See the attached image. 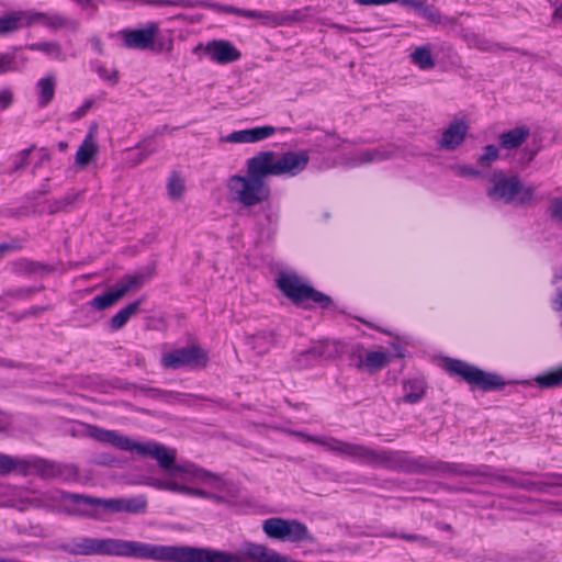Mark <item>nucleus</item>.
<instances>
[{"instance_id":"1","label":"nucleus","mask_w":562,"mask_h":562,"mask_svg":"<svg viewBox=\"0 0 562 562\" xmlns=\"http://www.w3.org/2000/svg\"><path fill=\"white\" fill-rule=\"evenodd\" d=\"M310 162L306 150H289L278 155L272 150L259 151L246 161L247 173L233 175L227 179L229 201L246 209L267 202L271 189L266 179L270 176L296 177Z\"/></svg>"},{"instance_id":"2","label":"nucleus","mask_w":562,"mask_h":562,"mask_svg":"<svg viewBox=\"0 0 562 562\" xmlns=\"http://www.w3.org/2000/svg\"><path fill=\"white\" fill-rule=\"evenodd\" d=\"M71 555H116L158 562H199L198 550L190 546H160L123 539L80 537L59 544Z\"/></svg>"},{"instance_id":"3","label":"nucleus","mask_w":562,"mask_h":562,"mask_svg":"<svg viewBox=\"0 0 562 562\" xmlns=\"http://www.w3.org/2000/svg\"><path fill=\"white\" fill-rule=\"evenodd\" d=\"M347 457L374 468L417 475H437L451 477L471 475L473 471L465 469L463 463H450L441 460H429L425 457L413 458L402 450H374L364 445L351 443L347 447Z\"/></svg>"},{"instance_id":"4","label":"nucleus","mask_w":562,"mask_h":562,"mask_svg":"<svg viewBox=\"0 0 562 562\" xmlns=\"http://www.w3.org/2000/svg\"><path fill=\"white\" fill-rule=\"evenodd\" d=\"M92 438L100 442L110 443L121 450L133 451L135 450L143 457H150L156 459L159 467L170 475H183L191 474L200 479L213 477L217 479L212 473H209L202 469H196L194 465H179L176 463V451L168 449L162 443L149 441L147 443H138L130 439L128 437L122 436L114 430H106L99 427H92L90 430Z\"/></svg>"},{"instance_id":"5","label":"nucleus","mask_w":562,"mask_h":562,"mask_svg":"<svg viewBox=\"0 0 562 562\" xmlns=\"http://www.w3.org/2000/svg\"><path fill=\"white\" fill-rule=\"evenodd\" d=\"M445 368L450 375H458L470 385L475 386H506L508 383L497 373H490L462 360L449 359ZM535 381L539 386H554L562 383V367L555 370L539 374L533 379L515 380L513 384H529Z\"/></svg>"},{"instance_id":"6","label":"nucleus","mask_w":562,"mask_h":562,"mask_svg":"<svg viewBox=\"0 0 562 562\" xmlns=\"http://www.w3.org/2000/svg\"><path fill=\"white\" fill-rule=\"evenodd\" d=\"M491 181L492 186L486 190V194L493 201L524 206L532 204L535 200L536 189L525 186L518 176L506 177L502 171H496L492 175Z\"/></svg>"},{"instance_id":"7","label":"nucleus","mask_w":562,"mask_h":562,"mask_svg":"<svg viewBox=\"0 0 562 562\" xmlns=\"http://www.w3.org/2000/svg\"><path fill=\"white\" fill-rule=\"evenodd\" d=\"M278 288L297 306L310 307L308 302H313L323 308H328L333 304L330 296L303 283L296 274L280 276Z\"/></svg>"},{"instance_id":"8","label":"nucleus","mask_w":562,"mask_h":562,"mask_svg":"<svg viewBox=\"0 0 562 562\" xmlns=\"http://www.w3.org/2000/svg\"><path fill=\"white\" fill-rule=\"evenodd\" d=\"M262 530L269 538L281 541L301 542L312 539L306 525L295 519L272 517L263 521Z\"/></svg>"},{"instance_id":"9","label":"nucleus","mask_w":562,"mask_h":562,"mask_svg":"<svg viewBox=\"0 0 562 562\" xmlns=\"http://www.w3.org/2000/svg\"><path fill=\"white\" fill-rule=\"evenodd\" d=\"M60 501L66 514L86 518H99L100 510L105 513L106 498L85 494L63 492Z\"/></svg>"},{"instance_id":"10","label":"nucleus","mask_w":562,"mask_h":562,"mask_svg":"<svg viewBox=\"0 0 562 562\" xmlns=\"http://www.w3.org/2000/svg\"><path fill=\"white\" fill-rule=\"evenodd\" d=\"M206 353L196 346L176 349L164 353L161 364L167 369H180L184 367H198L206 363Z\"/></svg>"},{"instance_id":"11","label":"nucleus","mask_w":562,"mask_h":562,"mask_svg":"<svg viewBox=\"0 0 562 562\" xmlns=\"http://www.w3.org/2000/svg\"><path fill=\"white\" fill-rule=\"evenodd\" d=\"M23 19L25 27H31L35 24H43L53 31L68 29L72 32H77L80 27L78 21L67 19L56 12H37L33 10H26L23 11Z\"/></svg>"},{"instance_id":"12","label":"nucleus","mask_w":562,"mask_h":562,"mask_svg":"<svg viewBox=\"0 0 562 562\" xmlns=\"http://www.w3.org/2000/svg\"><path fill=\"white\" fill-rule=\"evenodd\" d=\"M158 33V24L149 22L144 29H124L120 32V35L126 48L146 50L154 45Z\"/></svg>"},{"instance_id":"13","label":"nucleus","mask_w":562,"mask_h":562,"mask_svg":"<svg viewBox=\"0 0 562 562\" xmlns=\"http://www.w3.org/2000/svg\"><path fill=\"white\" fill-rule=\"evenodd\" d=\"M342 352V346L331 340H322L314 344L310 349L303 351L299 356L301 366H308L317 360L333 359Z\"/></svg>"},{"instance_id":"14","label":"nucleus","mask_w":562,"mask_h":562,"mask_svg":"<svg viewBox=\"0 0 562 562\" xmlns=\"http://www.w3.org/2000/svg\"><path fill=\"white\" fill-rule=\"evenodd\" d=\"M204 50L212 61L220 65L237 61L241 57L237 47L226 40H213L206 43Z\"/></svg>"},{"instance_id":"15","label":"nucleus","mask_w":562,"mask_h":562,"mask_svg":"<svg viewBox=\"0 0 562 562\" xmlns=\"http://www.w3.org/2000/svg\"><path fill=\"white\" fill-rule=\"evenodd\" d=\"M468 131L469 125L464 121L457 120L451 122L438 142L439 148L449 151L456 150L463 144Z\"/></svg>"},{"instance_id":"16","label":"nucleus","mask_w":562,"mask_h":562,"mask_svg":"<svg viewBox=\"0 0 562 562\" xmlns=\"http://www.w3.org/2000/svg\"><path fill=\"white\" fill-rule=\"evenodd\" d=\"M529 475L541 476L542 480L531 481L521 480L520 488L527 492L548 493L550 487H562V473H542L528 472Z\"/></svg>"},{"instance_id":"17","label":"nucleus","mask_w":562,"mask_h":562,"mask_svg":"<svg viewBox=\"0 0 562 562\" xmlns=\"http://www.w3.org/2000/svg\"><path fill=\"white\" fill-rule=\"evenodd\" d=\"M274 133L276 128L273 126H258L233 132L228 134L223 140L228 143H256L269 138Z\"/></svg>"},{"instance_id":"18","label":"nucleus","mask_w":562,"mask_h":562,"mask_svg":"<svg viewBox=\"0 0 562 562\" xmlns=\"http://www.w3.org/2000/svg\"><path fill=\"white\" fill-rule=\"evenodd\" d=\"M205 8L212 9L217 12H224V13H232L239 16H244L247 19H259L262 20L265 25L274 27V13L271 12H262V11H256V10H245L239 9L231 5H222L218 3H205Z\"/></svg>"},{"instance_id":"19","label":"nucleus","mask_w":562,"mask_h":562,"mask_svg":"<svg viewBox=\"0 0 562 562\" xmlns=\"http://www.w3.org/2000/svg\"><path fill=\"white\" fill-rule=\"evenodd\" d=\"M147 502L144 497L133 498H106L105 513H144Z\"/></svg>"},{"instance_id":"20","label":"nucleus","mask_w":562,"mask_h":562,"mask_svg":"<svg viewBox=\"0 0 562 562\" xmlns=\"http://www.w3.org/2000/svg\"><path fill=\"white\" fill-rule=\"evenodd\" d=\"M393 156L394 150L384 147L367 149L350 157L348 166L358 167L363 164L380 162L390 159Z\"/></svg>"},{"instance_id":"21","label":"nucleus","mask_w":562,"mask_h":562,"mask_svg":"<svg viewBox=\"0 0 562 562\" xmlns=\"http://www.w3.org/2000/svg\"><path fill=\"white\" fill-rule=\"evenodd\" d=\"M155 274L154 268H146L144 270L137 271L133 274H126L122 278V280L116 283L120 290L124 291V295L130 292L136 291L140 289L145 283H147Z\"/></svg>"},{"instance_id":"22","label":"nucleus","mask_w":562,"mask_h":562,"mask_svg":"<svg viewBox=\"0 0 562 562\" xmlns=\"http://www.w3.org/2000/svg\"><path fill=\"white\" fill-rule=\"evenodd\" d=\"M530 136V128L526 125L517 126L499 135V146L512 150L520 147Z\"/></svg>"},{"instance_id":"23","label":"nucleus","mask_w":562,"mask_h":562,"mask_svg":"<svg viewBox=\"0 0 562 562\" xmlns=\"http://www.w3.org/2000/svg\"><path fill=\"white\" fill-rule=\"evenodd\" d=\"M98 150L93 130H90L76 153V165L81 168L88 166L97 157Z\"/></svg>"},{"instance_id":"24","label":"nucleus","mask_w":562,"mask_h":562,"mask_svg":"<svg viewBox=\"0 0 562 562\" xmlns=\"http://www.w3.org/2000/svg\"><path fill=\"white\" fill-rule=\"evenodd\" d=\"M145 302L144 297H139L136 301L127 304L125 307L120 310L110 319V327L113 331L123 328L131 317L137 315L140 312V306Z\"/></svg>"},{"instance_id":"25","label":"nucleus","mask_w":562,"mask_h":562,"mask_svg":"<svg viewBox=\"0 0 562 562\" xmlns=\"http://www.w3.org/2000/svg\"><path fill=\"white\" fill-rule=\"evenodd\" d=\"M295 435L300 438H303L304 440L308 442H314L316 445H321L326 447L329 451L336 452L338 454L347 457L348 448L350 447L351 442L342 441L333 437L329 438H321L311 436L301 431L295 432Z\"/></svg>"},{"instance_id":"26","label":"nucleus","mask_w":562,"mask_h":562,"mask_svg":"<svg viewBox=\"0 0 562 562\" xmlns=\"http://www.w3.org/2000/svg\"><path fill=\"white\" fill-rule=\"evenodd\" d=\"M38 92V106L46 108L54 99L56 89V77L47 75L41 78L36 83Z\"/></svg>"},{"instance_id":"27","label":"nucleus","mask_w":562,"mask_h":562,"mask_svg":"<svg viewBox=\"0 0 562 562\" xmlns=\"http://www.w3.org/2000/svg\"><path fill=\"white\" fill-rule=\"evenodd\" d=\"M30 470V462L27 460H20L9 454L0 453V475L5 476L13 471L22 474H27Z\"/></svg>"},{"instance_id":"28","label":"nucleus","mask_w":562,"mask_h":562,"mask_svg":"<svg viewBox=\"0 0 562 562\" xmlns=\"http://www.w3.org/2000/svg\"><path fill=\"white\" fill-rule=\"evenodd\" d=\"M124 296V291L120 290L116 284L114 290L94 296L89 305L94 310L103 311L115 305Z\"/></svg>"},{"instance_id":"29","label":"nucleus","mask_w":562,"mask_h":562,"mask_svg":"<svg viewBox=\"0 0 562 562\" xmlns=\"http://www.w3.org/2000/svg\"><path fill=\"white\" fill-rule=\"evenodd\" d=\"M22 27H25L23 10L12 11L0 16V36L14 33Z\"/></svg>"},{"instance_id":"30","label":"nucleus","mask_w":562,"mask_h":562,"mask_svg":"<svg viewBox=\"0 0 562 562\" xmlns=\"http://www.w3.org/2000/svg\"><path fill=\"white\" fill-rule=\"evenodd\" d=\"M247 344L258 355L266 353L274 345V335L272 331H259L247 337Z\"/></svg>"},{"instance_id":"31","label":"nucleus","mask_w":562,"mask_h":562,"mask_svg":"<svg viewBox=\"0 0 562 562\" xmlns=\"http://www.w3.org/2000/svg\"><path fill=\"white\" fill-rule=\"evenodd\" d=\"M26 48L33 52H42L58 61L66 60V54L58 42H38L26 45Z\"/></svg>"},{"instance_id":"32","label":"nucleus","mask_w":562,"mask_h":562,"mask_svg":"<svg viewBox=\"0 0 562 562\" xmlns=\"http://www.w3.org/2000/svg\"><path fill=\"white\" fill-rule=\"evenodd\" d=\"M26 63V57H20L19 63L15 53H2L0 54V75L20 71L24 68Z\"/></svg>"},{"instance_id":"33","label":"nucleus","mask_w":562,"mask_h":562,"mask_svg":"<svg viewBox=\"0 0 562 562\" xmlns=\"http://www.w3.org/2000/svg\"><path fill=\"white\" fill-rule=\"evenodd\" d=\"M79 198V192H69L59 199L48 200L46 202L47 211L49 214L66 212Z\"/></svg>"},{"instance_id":"34","label":"nucleus","mask_w":562,"mask_h":562,"mask_svg":"<svg viewBox=\"0 0 562 562\" xmlns=\"http://www.w3.org/2000/svg\"><path fill=\"white\" fill-rule=\"evenodd\" d=\"M29 462L30 469L33 468L43 477H57L61 475V467L57 463L43 459H35Z\"/></svg>"},{"instance_id":"35","label":"nucleus","mask_w":562,"mask_h":562,"mask_svg":"<svg viewBox=\"0 0 562 562\" xmlns=\"http://www.w3.org/2000/svg\"><path fill=\"white\" fill-rule=\"evenodd\" d=\"M411 60L420 69L427 70L435 67V60L429 46H419L411 54Z\"/></svg>"},{"instance_id":"36","label":"nucleus","mask_w":562,"mask_h":562,"mask_svg":"<svg viewBox=\"0 0 562 562\" xmlns=\"http://www.w3.org/2000/svg\"><path fill=\"white\" fill-rule=\"evenodd\" d=\"M405 5L413 7L423 18L434 24H439L441 22L440 12L431 5L426 4L425 0H412V2L406 3Z\"/></svg>"},{"instance_id":"37","label":"nucleus","mask_w":562,"mask_h":562,"mask_svg":"<svg viewBox=\"0 0 562 562\" xmlns=\"http://www.w3.org/2000/svg\"><path fill=\"white\" fill-rule=\"evenodd\" d=\"M463 465L465 467V469L474 472V474H471L470 476L484 475V476L491 477L493 480V483L494 482H503L509 487L520 488L522 479H517V477H514L510 475H504V474H488L484 471H481L477 469H472L471 467H469L467 464H463Z\"/></svg>"},{"instance_id":"38","label":"nucleus","mask_w":562,"mask_h":562,"mask_svg":"<svg viewBox=\"0 0 562 562\" xmlns=\"http://www.w3.org/2000/svg\"><path fill=\"white\" fill-rule=\"evenodd\" d=\"M389 357L384 351H370L366 355L364 364L370 370H379L386 366Z\"/></svg>"},{"instance_id":"39","label":"nucleus","mask_w":562,"mask_h":562,"mask_svg":"<svg viewBox=\"0 0 562 562\" xmlns=\"http://www.w3.org/2000/svg\"><path fill=\"white\" fill-rule=\"evenodd\" d=\"M18 267L20 271L30 274H45L53 271L52 268L44 263L26 259L19 261Z\"/></svg>"},{"instance_id":"40","label":"nucleus","mask_w":562,"mask_h":562,"mask_svg":"<svg viewBox=\"0 0 562 562\" xmlns=\"http://www.w3.org/2000/svg\"><path fill=\"white\" fill-rule=\"evenodd\" d=\"M168 194L171 199L178 200L184 192L183 180L176 173H173L168 181Z\"/></svg>"},{"instance_id":"41","label":"nucleus","mask_w":562,"mask_h":562,"mask_svg":"<svg viewBox=\"0 0 562 562\" xmlns=\"http://www.w3.org/2000/svg\"><path fill=\"white\" fill-rule=\"evenodd\" d=\"M498 157V148L495 145H487L483 148V154L479 157L477 162L483 167H490Z\"/></svg>"},{"instance_id":"42","label":"nucleus","mask_w":562,"mask_h":562,"mask_svg":"<svg viewBox=\"0 0 562 562\" xmlns=\"http://www.w3.org/2000/svg\"><path fill=\"white\" fill-rule=\"evenodd\" d=\"M305 18V14L302 10H295L291 14H276L274 16V27L282 25H290L294 22H300Z\"/></svg>"},{"instance_id":"43","label":"nucleus","mask_w":562,"mask_h":562,"mask_svg":"<svg viewBox=\"0 0 562 562\" xmlns=\"http://www.w3.org/2000/svg\"><path fill=\"white\" fill-rule=\"evenodd\" d=\"M35 146L21 150L14 158V162L10 172H19L29 165V157Z\"/></svg>"},{"instance_id":"44","label":"nucleus","mask_w":562,"mask_h":562,"mask_svg":"<svg viewBox=\"0 0 562 562\" xmlns=\"http://www.w3.org/2000/svg\"><path fill=\"white\" fill-rule=\"evenodd\" d=\"M95 71L101 79L111 82L113 86L117 83L119 77L116 70H109L104 65H98Z\"/></svg>"},{"instance_id":"45","label":"nucleus","mask_w":562,"mask_h":562,"mask_svg":"<svg viewBox=\"0 0 562 562\" xmlns=\"http://www.w3.org/2000/svg\"><path fill=\"white\" fill-rule=\"evenodd\" d=\"M142 3L156 7H183L184 0H139Z\"/></svg>"},{"instance_id":"46","label":"nucleus","mask_w":562,"mask_h":562,"mask_svg":"<svg viewBox=\"0 0 562 562\" xmlns=\"http://www.w3.org/2000/svg\"><path fill=\"white\" fill-rule=\"evenodd\" d=\"M387 536L392 537V538L398 537V538H401L403 540H406V541H418L423 546H428L429 544V540H428L427 537L415 535V533H401V535L389 533Z\"/></svg>"},{"instance_id":"47","label":"nucleus","mask_w":562,"mask_h":562,"mask_svg":"<svg viewBox=\"0 0 562 562\" xmlns=\"http://www.w3.org/2000/svg\"><path fill=\"white\" fill-rule=\"evenodd\" d=\"M425 396V390L424 389H417L413 392L407 393L402 398L398 400V402H405L408 404H415L419 402Z\"/></svg>"},{"instance_id":"48","label":"nucleus","mask_w":562,"mask_h":562,"mask_svg":"<svg viewBox=\"0 0 562 562\" xmlns=\"http://www.w3.org/2000/svg\"><path fill=\"white\" fill-rule=\"evenodd\" d=\"M356 3L361 5H384L389 3L400 2L405 5L406 3L412 2V0H355Z\"/></svg>"},{"instance_id":"49","label":"nucleus","mask_w":562,"mask_h":562,"mask_svg":"<svg viewBox=\"0 0 562 562\" xmlns=\"http://www.w3.org/2000/svg\"><path fill=\"white\" fill-rule=\"evenodd\" d=\"M13 102V92L5 88L0 91V110L8 109Z\"/></svg>"},{"instance_id":"50","label":"nucleus","mask_w":562,"mask_h":562,"mask_svg":"<svg viewBox=\"0 0 562 562\" xmlns=\"http://www.w3.org/2000/svg\"><path fill=\"white\" fill-rule=\"evenodd\" d=\"M93 103H94L93 99H89V100L85 101L80 108H78L76 111H74L71 113V117L74 120H80L89 112V110L92 108Z\"/></svg>"},{"instance_id":"51","label":"nucleus","mask_w":562,"mask_h":562,"mask_svg":"<svg viewBox=\"0 0 562 562\" xmlns=\"http://www.w3.org/2000/svg\"><path fill=\"white\" fill-rule=\"evenodd\" d=\"M551 217L562 223V199L555 198L551 201Z\"/></svg>"},{"instance_id":"52","label":"nucleus","mask_w":562,"mask_h":562,"mask_svg":"<svg viewBox=\"0 0 562 562\" xmlns=\"http://www.w3.org/2000/svg\"><path fill=\"white\" fill-rule=\"evenodd\" d=\"M153 486H155L159 490H167V491H171V492H177V490H179V484L177 482L169 481V480H166V481L156 480L153 483Z\"/></svg>"},{"instance_id":"53","label":"nucleus","mask_w":562,"mask_h":562,"mask_svg":"<svg viewBox=\"0 0 562 562\" xmlns=\"http://www.w3.org/2000/svg\"><path fill=\"white\" fill-rule=\"evenodd\" d=\"M43 286L41 288H24V289H19L15 291V296L20 297V299H29L31 297L34 293L36 292H40L42 291Z\"/></svg>"},{"instance_id":"54","label":"nucleus","mask_w":562,"mask_h":562,"mask_svg":"<svg viewBox=\"0 0 562 562\" xmlns=\"http://www.w3.org/2000/svg\"><path fill=\"white\" fill-rule=\"evenodd\" d=\"M459 175L464 177H481L483 172L468 166H461L459 167Z\"/></svg>"},{"instance_id":"55","label":"nucleus","mask_w":562,"mask_h":562,"mask_svg":"<svg viewBox=\"0 0 562 562\" xmlns=\"http://www.w3.org/2000/svg\"><path fill=\"white\" fill-rule=\"evenodd\" d=\"M153 154V150H142L135 155L132 159L131 165L133 167L142 164L145 159H147Z\"/></svg>"},{"instance_id":"56","label":"nucleus","mask_w":562,"mask_h":562,"mask_svg":"<svg viewBox=\"0 0 562 562\" xmlns=\"http://www.w3.org/2000/svg\"><path fill=\"white\" fill-rule=\"evenodd\" d=\"M12 419L11 416L2 411H0V432H3L9 429L11 426Z\"/></svg>"},{"instance_id":"57","label":"nucleus","mask_w":562,"mask_h":562,"mask_svg":"<svg viewBox=\"0 0 562 562\" xmlns=\"http://www.w3.org/2000/svg\"><path fill=\"white\" fill-rule=\"evenodd\" d=\"M553 19L562 21V0H554Z\"/></svg>"},{"instance_id":"58","label":"nucleus","mask_w":562,"mask_h":562,"mask_svg":"<svg viewBox=\"0 0 562 562\" xmlns=\"http://www.w3.org/2000/svg\"><path fill=\"white\" fill-rule=\"evenodd\" d=\"M90 42H91L93 48L97 50V53L99 55H103L104 54L103 44H102V42H101V40L99 37H92L90 40Z\"/></svg>"},{"instance_id":"59","label":"nucleus","mask_w":562,"mask_h":562,"mask_svg":"<svg viewBox=\"0 0 562 562\" xmlns=\"http://www.w3.org/2000/svg\"><path fill=\"white\" fill-rule=\"evenodd\" d=\"M209 494L206 491L204 490H201V488H191V494L192 496H199V497H203V498H206L209 497Z\"/></svg>"},{"instance_id":"60","label":"nucleus","mask_w":562,"mask_h":562,"mask_svg":"<svg viewBox=\"0 0 562 562\" xmlns=\"http://www.w3.org/2000/svg\"><path fill=\"white\" fill-rule=\"evenodd\" d=\"M46 310H47L46 307H33L29 312H26V315L38 316L41 313H43Z\"/></svg>"},{"instance_id":"61","label":"nucleus","mask_w":562,"mask_h":562,"mask_svg":"<svg viewBox=\"0 0 562 562\" xmlns=\"http://www.w3.org/2000/svg\"><path fill=\"white\" fill-rule=\"evenodd\" d=\"M191 488H192V487H189V486L180 485V484H179V490H177V493H182V494H188V495H190V494H191Z\"/></svg>"},{"instance_id":"62","label":"nucleus","mask_w":562,"mask_h":562,"mask_svg":"<svg viewBox=\"0 0 562 562\" xmlns=\"http://www.w3.org/2000/svg\"><path fill=\"white\" fill-rule=\"evenodd\" d=\"M437 527L439 529H442V530H446V531H451L452 530L451 525L445 524V522H437Z\"/></svg>"},{"instance_id":"63","label":"nucleus","mask_w":562,"mask_h":562,"mask_svg":"<svg viewBox=\"0 0 562 562\" xmlns=\"http://www.w3.org/2000/svg\"><path fill=\"white\" fill-rule=\"evenodd\" d=\"M536 155H537V150H529L528 157H527V162L529 164L530 161H532L535 159Z\"/></svg>"},{"instance_id":"64","label":"nucleus","mask_w":562,"mask_h":562,"mask_svg":"<svg viewBox=\"0 0 562 562\" xmlns=\"http://www.w3.org/2000/svg\"><path fill=\"white\" fill-rule=\"evenodd\" d=\"M9 249V246L3 244V245H0V257L3 255L4 251H7Z\"/></svg>"}]
</instances>
